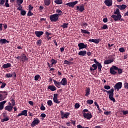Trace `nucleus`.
<instances>
[{
  "label": "nucleus",
  "instance_id": "1",
  "mask_svg": "<svg viewBox=\"0 0 128 128\" xmlns=\"http://www.w3.org/2000/svg\"><path fill=\"white\" fill-rule=\"evenodd\" d=\"M114 89L111 88V90H104L103 91L104 92L108 94V98L110 100H111V101L114 102H116V100L113 98V94H114L113 92H114V90L120 91V90L122 88V82H118L116 83V84H114Z\"/></svg>",
  "mask_w": 128,
  "mask_h": 128
},
{
  "label": "nucleus",
  "instance_id": "2",
  "mask_svg": "<svg viewBox=\"0 0 128 128\" xmlns=\"http://www.w3.org/2000/svg\"><path fill=\"white\" fill-rule=\"evenodd\" d=\"M123 72L122 70L120 68H118L115 66H112V67L110 68V74L112 75H116V74H122Z\"/></svg>",
  "mask_w": 128,
  "mask_h": 128
},
{
  "label": "nucleus",
  "instance_id": "3",
  "mask_svg": "<svg viewBox=\"0 0 128 128\" xmlns=\"http://www.w3.org/2000/svg\"><path fill=\"white\" fill-rule=\"evenodd\" d=\"M82 116L88 120H90L91 118H92V115H91V113H90V112H88V109H84V110H82Z\"/></svg>",
  "mask_w": 128,
  "mask_h": 128
},
{
  "label": "nucleus",
  "instance_id": "4",
  "mask_svg": "<svg viewBox=\"0 0 128 128\" xmlns=\"http://www.w3.org/2000/svg\"><path fill=\"white\" fill-rule=\"evenodd\" d=\"M16 60H20L22 62H28V58L26 57L25 54H22V56H18L15 58Z\"/></svg>",
  "mask_w": 128,
  "mask_h": 128
},
{
  "label": "nucleus",
  "instance_id": "5",
  "mask_svg": "<svg viewBox=\"0 0 128 128\" xmlns=\"http://www.w3.org/2000/svg\"><path fill=\"white\" fill-rule=\"evenodd\" d=\"M102 68V66L100 65V67H98V66L96 64H93L92 67H90V72H94L96 70H98V72H101V69Z\"/></svg>",
  "mask_w": 128,
  "mask_h": 128
},
{
  "label": "nucleus",
  "instance_id": "6",
  "mask_svg": "<svg viewBox=\"0 0 128 128\" xmlns=\"http://www.w3.org/2000/svg\"><path fill=\"white\" fill-rule=\"evenodd\" d=\"M112 18H114L115 22H118V20H120L121 22H124V20L122 18V14H119L117 15L113 14L111 16Z\"/></svg>",
  "mask_w": 128,
  "mask_h": 128
},
{
  "label": "nucleus",
  "instance_id": "7",
  "mask_svg": "<svg viewBox=\"0 0 128 128\" xmlns=\"http://www.w3.org/2000/svg\"><path fill=\"white\" fill-rule=\"evenodd\" d=\"M50 22H56L58 20V14H53L50 16Z\"/></svg>",
  "mask_w": 128,
  "mask_h": 128
},
{
  "label": "nucleus",
  "instance_id": "8",
  "mask_svg": "<svg viewBox=\"0 0 128 128\" xmlns=\"http://www.w3.org/2000/svg\"><path fill=\"white\" fill-rule=\"evenodd\" d=\"M108 59L110 60H105V61L104 62V64H110L114 61V58H113L112 56H108Z\"/></svg>",
  "mask_w": 128,
  "mask_h": 128
},
{
  "label": "nucleus",
  "instance_id": "9",
  "mask_svg": "<svg viewBox=\"0 0 128 128\" xmlns=\"http://www.w3.org/2000/svg\"><path fill=\"white\" fill-rule=\"evenodd\" d=\"M94 104L95 105L96 108H98V111H101V110L100 109V107L98 106V102H94V100H86V104Z\"/></svg>",
  "mask_w": 128,
  "mask_h": 128
},
{
  "label": "nucleus",
  "instance_id": "10",
  "mask_svg": "<svg viewBox=\"0 0 128 128\" xmlns=\"http://www.w3.org/2000/svg\"><path fill=\"white\" fill-rule=\"evenodd\" d=\"M38 124H40V120H38V118H34V120L32 121V122H31V124H30L31 127H34V126H37Z\"/></svg>",
  "mask_w": 128,
  "mask_h": 128
},
{
  "label": "nucleus",
  "instance_id": "11",
  "mask_svg": "<svg viewBox=\"0 0 128 128\" xmlns=\"http://www.w3.org/2000/svg\"><path fill=\"white\" fill-rule=\"evenodd\" d=\"M70 115V113L66 112V114H64V112H63V111H60V118L62 119H64V118H68Z\"/></svg>",
  "mask_w": 128,
  "mask_h": 128
},
{
  "label": "nucleus",
  "instance_id": "12",
  "mask_svg": "<svg viewBox=\"0 0 128 128\" xmlns=\"http://www.w3.org/2000/svg\"><path fill=\"white\" fill-rule=\"evenodd\" d=\"M78 2V0H76L75 2H71L68 3H66V6H70V8H74V6H76V4H77Z\"/></svg>",
  "mask_w": 128,
  "mask_h": 128
},
{
  "label": "nucleus",
  "instance_id": "13",
  "mask_svg": "<svg viewBox=\"0 0 128 128\" xmlns=\"http://www.w3.org/2000/svg\"><path fill=\"white\" fill-rule=\"evenodd\" d=\"M78 47L79 48L78 50H80L82 49L86 48L88 47V44H84L82 42H80L78 44Z\"/></svg>",
  "mask_w": 128,
  "mask_h": 128
},
{
  "label": "nucleus",
  "instance_id": "14",
  "mask_svg": "<svg viewBox=\"0 0 128 128\" xmlns=\"http://www.w3.org/2000/svg\"><path fill=\"white\" fill-rule=\"evenodd\" d=\"M58 96V94H53V102H54V104H60V102L58 100L57 98V97Z\"/></svg>",
  "mask_w": 128,
  "mask_h": 128
},
{
  "label": "nucleus",
  "instance_id": "15",
  "mask_svg": "<svg viewBox=\"0 0 128 128\" xmlns=\"http://www.w3.org/2000/svg\"><path fill=\"white\" fill-rule=\"evenodd\" d=\"M76 10H78L80 12H82L84 10V5H81L80 6H76Z\"/></svg>",
  "mask_w": 128,
  "mask_h": 128
},
{
  "label": "nucleus",
  "instance_id": "16",
  "mask_svg": "<svg viewBox=\"0 0 128 128\" xmlns=\"http://www.w3.org/2000/svg\"><path fill=\"white\" fill-rule=\"evenodd\" d=\"M14 106H6V108H4V110H5L6 111H8V112H12L13 109H14Z\"/></svg>",
  "mask_w": 128,
  "mask_h": 128
},
{
  "label": "nucleus",
  "instance_id": "17",
  "mask_svg": "<svg viewBox=\"0 0 128 128\" xmlns=\"http://www.w3.org/2000/svg\"><path fill=\"white\" fill-rule=\"evenodd\" d=\"M22 116H28V110H24L22 111L21 113L18 114L16 117H20Z\"/></svg>",
  "mask_w": 128,
  "mask_h": 128
},
{
  "label": "nucleus",
  "instance_id": "18",
  "mask_svg": "<svg viewBox=\"0 0 128 128\" xmlns=\"http://www.w3.org/2000/svg\"><path fill=\"white\" fill-rule=\"evenodd\" d=\"M101 41V39L100 38H96V39H89V42H92L96 44H98Z\"/></svg>",
  "mask_w": 128,
  "mask_h": 128
},
{
  "label": "nucleus",
  "instance_id": "19",
  "mask_svg": "<svg viewBox=\"0 0 128 128\" xmlns=\"http://www.w3.org/2000/svg\"><path fill=\"white\" fill-rule=\"evenodd\" d=\"M104 3L107 6H112V0H106Z\"/></svg>",
  "mask_w": 128,
  "mask_h": 128
},
{
  "label": "nucleus",
  "instance_id": "20",
  "mask_svg": "<svg viewBox=\"0 0 128 128\" xmlns=\"http://www.w3.org/2000/svg\"><path fill=\"white\" fill-rule=\"evenodd\" d=\"M116 6L118 8H119V10H126V8H127L126 5V4L116 5Z\"/></svg>",
  "mask_w": 128,
  "mask_h": 128
},
{
  "label": "nucleus",
  "instance_id": "21",
  "mask_svg": "<svg viewBox=\"0 0 128 128\" xmlns=\"http://www.w3.org/2000/svg\"><path fill=\"white\" fill-rule=\"evenodd\" d=\"M60 84H62V86H66V84H68V81H66V78H62V80H60V82H58Z\"/></svg>",
  "mask_w": 128,
  "mask_h": 128
},
{
  "label": "nucleus",
  "instance_id": "22",
  "mask_svg": "<svg viewBox=\"0 0 128 128\" xmlns=\"http://www.w3.org/2000/svg\"><path fill=\"white\" fill-rule=\"evenodd\" d=\"M12 76H14V78H16V74L14 72V74H6V78H10L12 77Z\"/></svg>",
  "mask_w": 128,
  "mask_h": 128
},
{
  "label": "nucleus",
  "instance_id": "23",
  "mask_svg": "<svg viewBox=\"0 0 128 128\" xmlns=\"http://www.w3.org/2000/svg\"><path fill=\"white\" fill-rule=\"evenodd\" d=\"M53 82L54 84V86L57 87V88H60V86L62 85V83L58 82L57 80H53Z\"/></svg>",
  "mask_w": 128,
  "mask_h": 128
},
{
  "label": "nucleus",
  "instance_id": "24",
  "mask_svg": "<svg viewBox=\"0 0 128 128\" xmlns=\"http://www.w3.org/2000/svg\"><path fill=\"white\" fill-rule=\"evenodd\" d=\"M56 87L57 88V86H48V87H47V90H48L52 92H54L56 90Z\"/></svg>",
  "mask_w": 128,
  "mask_h": 128
},
{
  "label": "nucleus",
  "instance_id": "25",
  "mask_svg": "<svg viewBox=\"0 0 128 128\" xmlns=\"http://www.w3.org/2000/svg\"><path fill=\"white\" fill-rule=\"evenodd\" d=\"M11 67H12V64H10V63H6V64H3V66H2V68L4 69H6Z\"/></svg>",
  "mask_w": 128,
  "mask_h": 128
},
{
  "label": "nucleus",
  "instance_id": "26",
  "mask_svg": "<svg viewBox=\"0 0 128 128\" xmlns=\"http://www.w3.org/2000/svg\"><path fill=\"white\" fill-rule=\"evenodd\" d=\"M87 53L88 52H86V50H81V51L79 52H78V55H79L80 56H84L85 55H86Z\"/></svg>",
  "mask_w": 128,
  "mask_h": 128
},
{
  "label": "nucleus",
  "instance_id": "27",
  "mask_svg": "<svg viewBox=\"0 0 128 128\" xmlns=\"http://www.w3.org/2000/svg\"><path fill=\"white\" fill-rule=\"evenodd\" d=\"M9 44V41L7 40L6 39H0V44Z\"/></svg>",
  "mask_w": 128,
  "mask_h": 128
},
{
  "label": "nucleus",
  "instance_id": "28",
  "mask_svg": "<svg viewBox=\"0 0 128 128\" xmlns=\"http://www.w3.org/2000/svg\"><path fill=\"white\" fill-rule=\"evenodd\" d=\"M88 95H90V88H86V89L85 90V96H88Z\"/></svg>",
  "mask_w": 128,
  "mask_h": 128
},
{
  "label": "nucleus",
  "instance_id": "29",
  "mask_svg": "<svg viewBox=\"0 0 128 128\" xmlns=\"http://www.w3.org/2000/svg\"><path fill=\"white\" fill-rule=\"evenodd\" d=\"M6 103V101L4 100L3 102H0V110H2L4 108V104Z\"/></svg>",
  "mask_w": 128,
  "mask_h": 128
},
{
  "label": "nucleus",
  "instance_id": "30",
  "mask_svg": "<svg viewBox=\"0 0 128 128\" xmlns=\"http://www.w3.org/2000/svg\"><path fill=\"white\" fill-rule=\"evenodd\" d=\"M56 14H58V18H59L60 16H62V11L60 9L56 10Z\"/></svg>",
  "mask_w": 128,
  "mask_h": 128
},
{
  "label": "nucleus",
  "instance_id": "31",
  "mask_svg": "<svg viewBox=\"0 0 128 128\" xmlns=\"http://www.w3.org/2000/svg\"><path fill=\"white\" fill-rule=\"evenodd\" d=\"M63 64H66L68 66H70L71 64H72V62L68 61L67 60H64Z\"/></svg>",
  "mask_w": 128,
  "mask_h": 128
},
{
  "label": "nucleus",
  "instance_id": "32",
  "mask_svg": "<svg viewBox=\"0 0 128 128\" xmlns=\"http://www.w3.org/2000/svg\"><path fill=\"white\" fill-rule=\"evenodd\" d=\"M44 4L46 6H48L50 4V0H44Z\"/></svg>",
  "mask_w": 128,
  "mask_h": 128
},
{
  "label": "nucleus",
  "instance_id": "33",
  "mask_svg": "<svg viewBox=\"0 0 128 128\" xmlns=\"http://www.w3.org/2000/svg\"><path fill=\"white\" fill-rule=\"evenodd\" d=\"M34 80H35V81H40V80H41V76L38 74L36 75L35 77H34Z\"/></svg>",
  "mask_w": 128,
  "mask_h": 128
},
{
  "label": "nucleus",
  "instance_id": "34",
  "mask_svg": "<svg viewBox=\"0 0 128 128\" xmlns=\"http://www.w3.org/2000/svg\"><path fill=\"white\" fill-rule=\"evenodd\" d=\"M42 44V40H41V39L36 41V46H40Z\"/></svg>",
  "mask_w": 128,
  "mask_h": 128
},
{
  "label": "nucleus",
  "instance_id": "35",
  "mask_svg": "<svg viewBox=\"0 0 128 128\" xmlns=\"http://www.w3.org/2000/svg\"><path fill=\"white\" fill-rule=\"evenodd\" d=\"M50 36V32H46V38L47 39V40H50L52 38V36Z\"/></svg>",
  "mask_w": 128,
  "mask_h": 128
},
{
  "label": "nucleus",
  "instance_id": "36",
  "mask_svg": "<svg viewBox=\"0 0 128 128\" xmlns=\"http://www.w3.org/2000/svg\"><path fill=\"white\" fill-rule=\"evenodd\" d=\"M61 26L62 28H68V23H64Z\"/></svg>",
  "mask_w": 128,
  "mask_h": 128
},
{
  "label": "nucleus",
  "instance_id": "37",
  "mask_svg": "<svg viewBox=\"0 0 128 128\" xmlns=\"http://www.w3.org/2000/svg\"><path fill=\"white\" fill-rule=\"evenodd\" d=\"M54 2L56 4H62V0H55Z\"/></svg>",
  "mask_w": 128,
  "mask_h": 128
},
{
  "label": "nucleus",
  "instance_id": "38",
  "mask_svg": "<svg viewBox=\"0 0 128 128\" xmlns=\"http://www.w3.org/2000/svg\"><path fill=\"white\" fill-rule=\"evenodd\" d=\"M114 14H120V9L118 8H116V10H114Z\"/></svg>",
  "mask_w": 128,
  "mask_h": 128
},
{
  "label": "nucleus",
  "instance_id": "39",
  "mask_svg": "<svg viewBox=\"0 0 128 128\" xmlns=\"http://www.w3.org/2000/svg\"><path fill=\"white\" fill-rule=\"evenodd\" d=\"M6 96H5L4 95H2V94H0V102L4 100H6Z\"/></svg>",
  "mask_w": 128,
  "mask_h": 128
},
{
  "label": "nucleus",
  "instance_id": "40",
  "mask_svg": "<svg viewBox=\"0 0 128 128\" xmlns=\"http://www.w3.org/2000/svg\"><path fill=\"white\" fill-rule=\"evenodd\" d=\"M94 62L95 63V64H97L99 68H100L101 64L98 62L96 61V59H94Z\"/></svg>",
  "mask_w": 128,
  "mask_h": 128
},
{
  "label": "nucleus",
  "instance_id": "41",
  "mask_svg": "<svg viewBox=\"0 0 128 128\" xmlns=\"http://www.w3.org/2000/svg\"><path fill=\"white\" fill-rule=\"evenodd\" d=\"M42 34H44V32H35V35L36 36H38V38H40Z\"/></svg>",
  "mask_w": 128,
  "mask_h": 128
},
{
  "label": "nucleus",
  "instance_id": "42",
  "mask_svg": "<svg viewBox=\"0 0 128 128\" xmlns=\"http://www.w3.org/2000/svg\"><path fill=\"white\" fill-rule=\"evenodd\" d=\"M51 62V65L56 64H57V60H56L54 59H52Z\"/></svg>",
  "mask_w": 128,
  "mask_h": 128
},
{
  "label": "nucleus",
  "instance_id": "43",
  "mask_svg": "<svg viewBox=\"0 0 128 128\" xmlns=\"http://www.w3.org/2000/svg\"><path fill=\"white\" fill-rule=\"evenodd\" d=\"M107 46H108V50L112 49V47L114 46V48L115 46H113V44H110V43L107 44Z\"/></svg>",
  "mask_w": 128,
  "mask_h": 128
},
{
  "label": "nucleus",
  "instance_id": "44",
  "mask_svg": "<svg viewBox=\"0 0 128 128\" xmlns=\"http://www.w3.org/2000/svg\"><path fill=\"white\" fill-rule=\"evenodd\" d=\"M5 6H6V8H10V4H8V0H5Z\"/></svg>",
  "mask_w": 128,
  "mask_h": 128
},
{
  "label": "nucleus",
  "instance_id": "45",
  "mask_svg": "<svg viewBox=\"0 0 128 128\" xmlns=\"http://www.w3.org/2000/svg\"><path fill=\"white\" fill-rule=\"evenodd\" d=\"M8 120H9V118H4L2 119L0 122H4Z\"/></svg>",
  "mask_w": 128,
  "mask_h": 128
},
{
  "label": "nucleus",
  "instance_id": "46",
  "mask_svg": "<svg viewBox=\"0 0 128 128\" xmlns=\"http://www.w3.org/2000/svg\"><path fill=\"white\" fill-rule=\"evenodd\" d=\"M4 2H6V0H0V6H4Z\"/></svg>",
  "mask_w": 128,
  "mask_h": 128
},
{
  "label": "nucleus",
  "instance_id": "47",
  "mask_svg": "<svg viewBox=\"0 0 128 128\" xmlns=\"http://www.w3.org/2000/svg\"><path fill=\"white\" fill-rule=\"evenodd\" d=\"M0 94H2V96H8V92H3V91H0Z\"/></svg>",
  "mask_w": 128,
  "mask_h": 128
},
{
  "label": "nucleus",
  "instance_id": "48",
  "mask_svg": "<svg viewBox=\"0 0 128 128\" xmlns=\"http://www.w3.org/2000/svg\"><path fill=\"white\" fill-rule=\"evenodd\" d=\"M20 14H22V16H24L25 14H26V12L24 10H21Z\"/></svg>",
  "mask_w": 128,
  "mask_h": 128
},
{
  "label": "nucleus",
  "instance_id": "49",
  "mask_svg": "<svg viewBox=\"0 0 128 128\" xmlns=\"http://www.w3.org/2000/svg\"><path fill=\"white\" fill-rule=\"evenodd\" d=\"M120 52H126V50H124V48H120L119 49Z\"/></svg>",
  "mask_w": 128,
  "mask_h": 128
},
{
  "label": "nucleus",
  "instance_id": "50",
  "mask_svg": "<svg viewBox=\"0 0 128 128\" xmlns=\"http://www.w3.org/2000/svg\"><path fill=\"white\" fill-rule=\"evenodd\" d=\"M52 100H48V101H47V106H52Z\"/></svg>",
  "mask_w": 128,
  "mask_h": 128
},
{
  "label": "nucleus",
  "instance_id": "51",
  "mask_svg": "<svg viewBox=\"0 0 128 128\" xmlns=\"http://www.w3.org/2000/svg\"><path fill=\"white\" fill-rule=\"evenodd\" d=\"M27 16H34V13L32 12V11L28 10Z\"/></svg>",
  "mask_w": 128,
  "mask_h": 128
},
{
  "label": "nucleus",
  "instance_id": "52",
  "mask_svg": "<svg viewBox=\"0 0 128 128\" xmlns=\"http://www.w3.org/2000/svg\"><path fill=\"white\" fill-rule=\"evenodd\" d=\"M80 107V105L79 104H76L74 105V108H76V109L79 108Z\"/></svg>",
  "mask_w": 128,
  "mask_h": 128
},
{
  "label": "nucleus",
  "instance_id": "53",
  "mask_svg": "<svg viewBox=\"0 0 128 128\" xmlns=\"http://www.w3.org/2000/svg\"><path fill=\"white\" fill-rule=\"evenodd\" d=\"M17 2H18L20 4H18V6H20L22 2H24V0H16Z\"/></svg>",
  "mask_w": 128,
  "mask_h": 128
},
{
  "label": "nucleus",
  "instance_id": "54",
  "mask_svg": "<svg viewBox=\"0 0 128 128\" xmlns=\"http://www.w3.org/2000/svg\"><path fill=\"white\" fill-rule=\"evenodd\" d=\"M10 102H12V104H13V106H15V100L14 98H10Z\"/></svg>",
  "mask_w": 128,
  "mask_h": 128
},
{
  "label": "nucleus",
  "instance_id": "55",
  "mask_svg": "<svg viewBox=\"0 0 128 128\" xmlns=\"http://www.w3.org/2000/svg\"><path fill=\"white\" fill-rule=\"evenodd\" d=\"M104 88H105L106 90H109L110 87V86H104Z\"/></svg>",
  "mask_w": 128,
  "mask_h": 128
},
{
  "label": "nucleus",
  "instance_id": "56",
  "mask_svg": "<svg viewBox=\"0 0 128 128\" xmlns=\"http://www.w3.org/2000/svg\"><path fill=\"white\" fill-rule=\"evenodd\" d=\"M82 26H83V28H86V26H88V24L84 22L82 24Z\"/></svg>",
  "mask_w": 128,
  "mask_h": 128
},
{
  "label": "nucleus",
  "instance_id": "57",
  "mask_svg": "<svg viewBox=\"0 0 128 128\" xmlns=\"http://www.w3.org/2000/svg\"><path fill=\"white\" fill-rule=\"evenodd\" d=\"M34 8V6H32V4H30L28 6V10L32 11V10Z\"/></svg>",
  "mask_w": 128,
  "mask_h": 128
},
{
  "label": "nucleus",
  "instance_id": "58",
  "mask_svg": "<svg viewBox=\"0 0 128 128\" xmlns=\"http://www.w3.org/2000/svg\"><path fill=\"white\" fill-rule=\"evenodd\" d=\"M40 110H42V111H44V110H46V108H44V106L43 104L41 105V107L40 108Z\"/></svg>",
  "mask_w": 128,
  "mask_h": 128
},
{
  "label": "nucleus",
  "instance_id": "59",
  "mask_svg": "<svg viewBox=\"0 0 128 128\" xmlns=\"http://www.w3.org/2000/svg\"><path fill=\"white\" fill-rule=\"evenodd\" d=\"M104 114H105L106 116H108L110 114V112H104Z\"/></svg>",
  "mask_w": 128,
  "mask_h": 128
},
{
  "label": "nucleus",
  "instance_id": "60",
  "mask_svg": "<svg viewBox=\"0 0 128 128\" xmlns=\"http://www.w3.org/2000/svg\"><path fill=\"white\" fill-rule=\"evenodd\" d=\"M68 123L72 124H73V126H75V120H70V122H68Z\"/></svg>",
  "mask_w": 128,
  "mask_h": 128
},
{
  "label": "nucleus",
  "instance_id": "61",
  "mask_svg": "<svg viewBox=\"0 0 128 128\" xmlns=\"http://www.w3.org/2000/svg\"><path fill=\"white\" fill-rule=\"evenodd\" d=\"M88 128V127H84V126H82V125H80V124L76 126V128Z\"/></svg>",
  "mask_w": 128,
  "mask_h": 128
},
{
  "label": "nucleus",
  "instance_id": "62",
  "mask_svg": "<svg viewBox=\"0 0 128 128\" xmlns=\"http://www.w3.org/2000/svg\"><path fill=\"white\" fill-rule=\"evenodd\" d=\"M122 113H123V115L128 114V110L127 111L122 110Z\"/></svg>",
  "mask_w": 128,
  "mask_h": 128
},
{
  "label": "nucleus",
  "instance_id": "63",
  "mask_svg": "<svg viewBox=\"0 0 128 128\" xmlns=\"http://www.w3.org/2000/svg\"><path fill=\"white\" fill-rule=\"evenodd\" d=\"M102 28H103V30H106V28H108V25L106 24H104Z\"/></svg>",
  "mask_w": 128,
  "mask_h": 128
},
{
  "label": "nucleus",
  "instance_id": "64",
  "mask_svg": "<svg viewBox=\"0 0 128 128\" xmlns=\"http://www.w3.org/2000/svg\"><path fill=\"white\" fill-rule=\"evenodd\" d=\"M124 88H127V90H128V83H124Z\"/></svg>",
  "mask_w": 128,
  "mask_h": 128
}]
</instances>
